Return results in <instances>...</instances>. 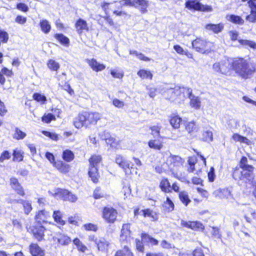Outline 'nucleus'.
Segmentation results:
<instances>
[{
	"label": "nucleus",
	"mask_w": 256,
	"mask_h": 256,
	"mask_svg": "<svg viewBox=\"0 0 256 256\" xmlns=\"http://www.w3.org/2000/svg\"><path fill=\"white\" fill-rule=\"evenodd\" d=\"M231 66L238 76L244 79L252 78L256 72L255 64L244 58H236L232 62Z\"/></svg>",
	"instance_id": "f257e3e1"
},
{
	"label": "nucleus",
	"mask_w": 256,
	"mask_h": 256,
	"mask_svg": "<svg viewBox=\"0 0 256 256\" xmlns=\"http://www.w3.org/2000/svg\"><path fill=\"white\" fill-rule=\"evenodd\" d=\"M248 159L246 156H242L240 162V166L242 170H235L232 174L233 178L236 180H240L246 184L254 185L256 183L254 180V167L252 165L248 164Z\"/></svg>",
	"instance_id": "f03ea898"
},
{
	"label": "nucleus",
	"mask_w": 256,
	"mask_h": 256,
	"mask_svg": "<svg viewBox=\"0 0 256 256\" xmlns=\"http://www.w3.org/2000/svg\"><path fill=\"white\" fill-rule=\"evenodd\" d=\"M192 48L198 52L202 54L209 53L213 48L214 45L212 42L205 40L196 38L192 42Z\"/></svg>",
	"instance_id": "7ed1b4c3"
},
{
	"label": "nucleus",
	"mask_w": 256,
	"mask_h": 256,
	"mask_svg": "<svg viewBox=\"0 0 256 256\" xmlns=\"http://www.w3.org/2000/svg\"><path fill=\"white\" fill-rule=\"evenodd\" d=\"M184 160L178 156L170 154L166 160V164L172 171L177 170L182 166Z\"/></svg>",
	"instance_id": "20e7f679"
},
{
	"label": "nucleus",
	"mask_w": 256,
	"mask_h": 256,
	"mask_svg": "<svg viewBox=\"0 0 256 256\" xmlns=\"http://www.w3.org/2000/svg\"><path fill=\"white\" fill-rule=\"evenodd\" d=\"M122 6H134L136 8L140 7V12H146L148 6V2L146 0H122L120 2Z\"/></svg>",
	"instance_id": "39448f33"
},
{
	"label": "nucleus",
	"mask_w": 256,
	"mask_h": 256,
	"mask_svg": "<svg viewBox=\"0 0 256 256\" xmlns=\"http://www.w3.org/2000/svg\"><path fill=\"white\" fill-rule=\"evenodd\" d=\"M118 215L116 210L112 208L105 207L104 208L103 218L108 223H113L116 220Z\"/></svg>",
	"instance_id": "423d86ee"
},
{
	"label": "nucleus",
	"mask_w": 256,
	"mask_h": 256,
	"mask_svg": "<svg viewBox=\"0 0 256 256\" xmlns=\"http://www.w3.org/2000/svg\"><path fill=\"white\" fill-rule=\"evenodd\" d=\"M84 116L86 119V124L88 126L90 124H96L100 118V115L98 112H84Z\"/></svg>",
	"instance_id": "0eeeda50"
},
{
	"label": "nucleus",
	"mask_w": 256,
	"mask_h": 256,
	"mask_svg": "<svg viewBox=\"0 0 256 256\" xmlns=\"http://www.w3.org/2000/svg\"><path fill=\"white\" fill-rule=\"evenodd\" d=\"M46 229L44 228L38 224L34 226L32 230L34 236L38 240L40 241L44 238V232Z\"/></svg>",
	"instance_id": "6e6552de"
},
{
	"label": "nucleus",
	"mask_w": 256,
	"mask_h": 256,
	"mask_svg": "<svg viewBox=\"0 0 256 256\" xmlns=\"http://www.w3.org/2000/svg\"><path fill=\"white\" fill-rule=\"evenodd\" d=\"M52 239L54 241H56L58 243L62 246L68 245L70 242V239L68 236L60 232L55 233Z\"/></svg>",
	"instance_id": "1a4fd4ad"
},
{
	"label": "nucleus",
	"mask_w": 256,
	"mask_h": 256,
	"mask_svg": "<svg viewBox=\"0 0 256 256\" xmlns=\"http://www.w3.org/2000/svg\"><path fill=\"white\" fill-rule=\"evenodd\" d=\"M96 244L99 250L105 252L108 250L110 243L104 238H94V237L91 238Z\"/></svg>",
	"instance_id": "9d476101"
},
{
	"label": "nucleus",
	"mask_w": 256,
	"mask_h": 256,
	"mask_svg": "<svg viewBox=\"0 0 256 256\" xmlns=\"http://www.w3.org/2000/svg\"><path fill=\"white\" fill-rule=\"evenodd\" d=\"M115 162L126 172V170L130 168V162L126 160L124 156L120 154H117L116 156Z\"/></svg>",
	"instance_id": "9b49d317"
},
{
	"label": "nucleus",
	"mask_w": 256,
	"mask_h": 256,
	"mask_svg": "<svg viewBox=\"0 0 256 256\" xmlns=\"http://www.w3.org/2000/svg\"><path fill=\"white\" fill-rule=\"evenodd\" d=\"M181 224L184 227L190 228L195 230L204 229L203 224L198 222H186L182 220L181 221Z\"/></svg>",
	"instance_id": "f8f14e48"
},
{
	"label": "nucleus",
	"mask_w": 256,
	"mask_h": 256,
	"mask_svg": "<svg viewBox=\"0 0 256 256\" xmlns=\"http://www.w3.org/2000/svg\"><path fill=\"white\" fill-rule=\"evenodd\" d=\"M10 185L12 188L18 194L22 196L24 195V190L17 178H12L10 179Z\"/></svg>",
	"instance_id": "ddd939ff"
},
{
	"label": "nucleus",
	"mask_w": 256,
	"mask_h": 256,
	"mask_svg": "<svg viewBox=\"0 0 256 256\" xmlns=\"http://www.w3.org/2000/svg\"><path fill=\"white\" fill-rule=\"evenodd\" d=\"M60 196L64 200L74 202L76 201L77 196L66 190H62L60 192Z\"/></svg>",
	"instance_id": "4468645a"
},
{
	"label": "nucleus",
	"mask_w": 256,
	"mask_h": 256,
	"mask_svg": "<svg viewBox=\"0 0 256 256\" xmlns=\"http://www.w3.org/2000/svg\"><path fill=\"white\" fill-rule=\"evenodd\" d=\"M86 119L84 116V112L80 114L76 118L74 121V124L76 128H80L82 126L87 127L86 124Z\"/></svg>",
	"instance_id": "2eb2a0df"
},
{
	"label": "nucleus",
	"mask_w": 256,
	"mask_h": 256,
	"mask_svg": "<svg viewBox=\"0 0 256 256\" xmlns=\"http://www.w3.org/2000/svg\"><path fill=\"white\" fill-rule=\"evenodd\" d=\"M50 214L49 212L42 210L38 212L36 216V220L38 224H40L42 222H45L47 221V219L50 218Z\"/></svg>",
	"instance_id": "dca6fc26"
},
{
	"label": "nucleus",
	"mask_w": 256,
	"mask_h": 256,
	"mask_svg": "<svg viewBox=\"0 0 256 256\" xmlns=\"http://www.w3.org/2000/svg\"><path fill=\"white\" fill-rule=\"evenodd\" d=\"M30 252L32 256H44V251L36 244H32L30 246Z\"/></svg>",
	"instance_id": "f3484780"
},
{
	"label": "nucleus",
	"mask_w": 256,
	"mask_h": 256,
	"mask_svg": "<svg viewBox=\"0 0 256 256\" xmlns=\"http://www.w3.org/2000/svg\"><path fill=\"white\" fill-rule=\"evenodd\" d=\"M130 224H124L121 230V234L120 236V240L124 241L127 240L128 238L130 236Z\"/></svg>",
	"instance_id": "a211bd4d"
},
{
	"label": "nucleus",
	"mask_w": 256,
	"mask_h": 256,
	"mask_svg": "<svg viewBox=\"0 0 256 256\" xmlns=\"http://www.w3.org/2000/svg\"><path fill=\"white\" fill-rule=\"evenodd\" d=\"M185 5L186 8L189 10H202V6H203L198 2V0H188L186 2Z\"/></svg>",
	"instance_id": "6ab92c4d"
},
{
	"label": "nucleus",
	"mask_w": 256,
	"mask_h": 256,
	"mask_svg": "<svg viewBox=\"0 0 256 256\" xmlns=\"http://www.w3.org/2000/svg\"><path fill=\"white\" fill-rule=\"evenodd\" d=\"M205 28L209 30H211L214 33L218 34L222 31L224 28V24L222 23L218 24H207L205 26Z\"/></svg>",
	"instance_id": "aec40b11"
},
{
	"label": "nucleus",
	"mask_w": 256,
	"mask_h": 256,
	"mask_svg": "<svg viewBox=\"0 0 256 256\" xmlns=\"http://www.w3.org/2000/svg\"><path fill=\"white\" fill-rule=\"evenodd\" d=\"M226 20L234 24L242 25L244 24V20L238 16L234 14H229L226 16Z\"/></svg>",
	"instance_id": "412c9836"
},
{
	"label": "nucleus",
	"mask_w": 256,
	"mask_h": 256,
	"mask_svg": "<svg viewBox=\"0 0 256 256\" xmlns=\"http://www.w3.org/2000/svg\"><path fill=\"white\" fill-rule=\"evenodd\" d=\"M76 30L78 34H81L83 30H88L86 21L80 18L75 24Z\"/></svg>",
	"instance_id": "4be33fe9"
},
{
	"label": "nucleus",
	"mask_w": 256,
	"mask_h": 256,
	"mask_svg": "<svg viewBox=\"0 0 256 256\" xmlns=\"http://www.w3.org/2000/svg\"><path fill=\"white\" fill-rule=\"evenodd\" d=\"M98 167L90 166L88 174L93 182L96 183L98 181Z\"/></svg>",
	"instance_id": "5701e85b"
},
{
	"label": "nucleus",
	"mask_w": 256,
	"mask_h": 256,
	"mask_svg": "<svg viewBox=\"0 0 256 256\" xmlns=\"http://www.w3.org/2000/svg\"><path fill=\"white\" fill-rule=\"evenodd\" d=\"M160 187L165 192H171V186L167 178H164L160 182Z\"/></svg>",
	"instance_id": "b1692460"
},
{
	"label": "nucleus",
	"mask_w": 256,
	"mask_h": 256,
	"mask_svg": "<svg viewBox=\"0 0 256 256\" xmlns=\"http://www.w3.org/2000/svg\"><path fill=\"white\" fill-rule=\"evenodd\" d=\"M89 64L91 68L96 72L102 71L106 68L104 64L98 63L94 59L90 61Z\"/></svg>",
	"instance_id": "393cba45"
},
{
	"label": "nucleus",
	"mask_w": 256,
	"mask_h": 256,
	"mask_svg": "<svg viewBox=\"0 0 256 256\" xmlns=\"http://www.w3.org/2000/svg\"><path fill=\"white\" fill-rule=\"evenodd\" d=\"M114 256H134V254L128 246H124L122 250H118Z\"/></svg>",
	"instance_id": "a878e982"
},
{
	"label": "nucleus",
	"mask_w": 256,
	"mask_h": 256,
	"mask_svg": "<svg viewBox=\"0 0 256 256\" xmlns=\"http://www.w3.org/2000/svg\"><path fill=\"white\" fill-rule=\"evenodd\" d=\"M54 38L63 45L68 46L70 43L69 39L62 34H56Z\"/></svg>",
	"instance_id": "bb28decb"
},
{
	"label": "nucleus",
	"mask_w": 256,
	"mask_h": 256,
	"mask_svg": "<svg viewBox=\"0 0 256 256\" xmlns=\"http://www.w3.org/2000/svg\"><path fill=\"white\" fill-rule=\"evenodd\" d=\"M144 217L148 216L152 218L153 220H156L158 218V215L150 209L143 210L140 211Z\"/></svg>",
	"instance_id": "cd10ccee"
},
{
	"label": "nucleus",
	"mask_w": 256,
	"mask_h": 256,
	"mask_svg": "<svg viewBox=\"0 0 256 256\" xmlns=\"http://www.w3.org/2000/svg\"><path fill=\"white\" fill-rule=\"evenodd\" d=\"M190 104L192 108L198 109L200 106V101L198 96H196L194 95L192 96L190 98Z\"/></svg>",
	"instance_id": "c85d7f7f"
},
{
	"label": "nucleus",
	"mask_w": 256,
	"mask_h": 256,
	"mask_svg": "<svg viewBox=\"0 0 256 256\" xmlns=\"http://www.w3.org/2000/svg\"><path fill=\"white\" fill-rule=\"evenodd\" d=\"M42 30L45 34H48L50 31L51 26L49 22L46 20H42L40 23Z\"/></svg>",
	"instance_id": "c756f323"
},
{
	"label": "nucleus",
	"mask_w": 256,
	"mask_h": 256,
	"mask_svg": "<svg viewBox=\"0 0 256 256\" xmlns=\"http://www.w3.org/2000/svg\"><path fill=\"white\" fill-rule=\"evenodd\" d=\"M179 198L181 202L186 206L191 202L186 192H180L179 194Z\"/></svg>",
	"instance_id": "7c9ffc66"
},
{
	"label": "nucleus",
	"mask_w": 256,
	"mask_h": 256,
	"mask_svg": "<svg viewBox=\"0 0 256 256\" xmlns=\"http://www.w3.org/2000/svg\"><path fill=\"white\" fill-rule=\"evenodd\" d=\"M62 158L66 162H71L74 158V154L70 150H66L63 152Z\"/></svg>",
	"instance_id": "2f4dec72"
},
{
	"label": "nucleus",
	"mask_w": 256,
	"mask_h": 256,
	"mask_svg": "<svg viewBox=\"0 0 256 256\" xmlns=\"http://www.w3.org/2000/svg\"><path fill=\"white\" fill-rule=\"evenodd\" d=\"M101 160L102 158L100 156H92L89 159L90 166L98 167V164H100Z\"/></svg>",
	"instance_id": "473e14b6"
},
{
	"label": "nucleus",
	"mask_w": 256,
	"mask_h": 256,
	"mask_svg": "<svg viewBox=\"0 0 256 256\" xmlns=\"http://www.w3.org/2000/svg\"><path fill=\"white\" fill-rule=\"evenodd\" d=\"M148 144L150 148L157 150H160L162 146V143L157 140H150Z\"/></svg>",
	"instance_id": "72a5a7b5"
},
{
	"label": "nucleus",
	"mask_w": 256,
	"mask_h": 256,
	"mask_svg": "<svg viewBox=\"0 0 256 256\" xmlns=\"http://www.w3.org/2000/svg\"><path fill=\"white\" fill-rule=\"evenodd\" d=\"M232 138L236 142H243L248 144L249 142H250V141L246 137L242 136L238 134H234L232 136Z\"/></svg>",
	"instance_id": "f704fd0d"
},
{
	"label": "nucleus",
	"mask_w": 256,
	"mask_h": 256,
	"mask_svg": "<svg viewBox=\"0 0 256 256\" xmlns=\"http://www.w3.org/2000/svg\"><path fill=\"white\" fill-rule=\"evenodd\" d=\"M238 42L242 45L248 46L253 49L256 50V43L254 41L246 40H238Z\"/></svg>",
	"instance_id": "c9c22d12"
},
{
	"label": "nucleus",
	"mask_w": 256,
	"mask_h": 256,
	"mask_svg": "<svg viewBox=\"0 0 256 256\" xmlns=\"http://www.w3.org/2000/svg\"><path fill=\"white\" fill-rule=\"evenodd\" d=\"M181 121V118L178 116H174L170 120V124L174 128H178Z\"/></svg>",
	"instance_id": "e433bc0d"
},
{
	"label": "nucleus",
	"mask_w": 256,
	"mask_h": 256,
	"mask_svg": "<svg viewBox=\"0 0 256 256\" xmlns=\"http://www.w3.org/2000/svg\"><path fill=\"white\" fill-rule=\"evenodd\" d=\"M138 75L142 78H150L152 79V74L151 72L146 70H141L138 72Z\"/></svg>",
	"instance_id": "4c0bfd02"
},
{
	"label": "nucleus",
	"mask_w": 256,
	"mask_h": 256,
	"mask_svg": "<svg viewBox=\"0 0 256 256\" xmlns=\"http://www.w3.org/2000/svg\"><path fill=\"white\" fill-rule=\"evenodd\" d=\"M162 206L168 212L172 210L174 208V204L168 197L166 198V200L164 202Z\"/></svg>",
	"instance_id": "58836bf2"
},
{
	"label": "nucleus",
	"mask_w": 256,
	"mask_h": 256,
	"mask_svg": "<svg viewBox=\"0 0 256 256\" xmlns=\"http://www.w3.org/2000/svg\"><path fill=\"white\" fill-rule=\"evenodd\" d=\"M203 140L206 142H210L213 140L212 132L210 130L204 131L202 133Z\"/></svg>",
	"instance_id": "ea45409f"
},
{
	"label": "nucleus",
	"mask_w": 256,
	"mask_h": 256,
	"mask_svg": "<svg viewBox=\"0 0 256 256\" xmlns=\"http://www.w3.org/2000/svg\"><path fill=\"white\" fill-rule=\"evenodd\" d=\"M229 64L226 62H220V73L228 74L230 73Z\"/></svg>",
	"instance_id": "a19ab883"
},
{
	"label": "nucleus",
	"mask_w": 256,
	"mask_h": 256,
	"mask_svg": "<svg viewBox=\"0 0 256 256\" xmlns=\"http://www.w3.org/2000/svg\"><path fill=\"white\" fill-rule=\"evenodd\" d=\"M47 64L48 68L52 70H57L60 68L59 64L53 60H50Z\"/></svg>",
	"instance_id": "79ce46f5"
},
{
	"label": "nucleus",
	"mask_w": 256,
	"mask_h": 256,
	"mask_svg": "<svg viewBox=\"0 0 256 256\" xmlns=\"http://www.w3.org/2000/svg\"><path fill=\"white\" fill-rule=\"evenodd\" d=\"M53 217L56 222L62 225L64 224V222L61 218V214L60 211H54L53 213Z\"/></svg>",
	"instance_id": "37998d69"
},
{
	"label": "nucleus",
	"mask_w": 256,
	"mask_h": 256,
	"mask_svg": "<svg viewBox=\"0 0 256 256\" xmlns=\"http://www.w3.org/2000/svg\"><path fill=\"white\" fill-rule=\"evenodd\" d=\"M59 85L64 90L67 91L70 95L74 94V90L71 88L70 85L66 82H60Z\"/></svg>",
	"instance_id": "c03bdc74"
},
{
	"label": "nucleus",
	"mask_w": 256,
	"mask_h": 256,
	"mask_svg": "<svg viewBox=\"0 0 256 256\" xmlns=\"http://www.w3.org/2000/svg\"><path fill=\"white\" fill-rule=\"evenodd\" d=\"M74 243L77 246L78 250H80L81 252H84L87 250V248L80 241V240L78 238H76L74 240Z\"/></svg>",
	"instance_id": "a18cd8bd"
},
{
	"label": "nucleus",
	"mask_w": 256,
	"mask_h": 256,
	"mask_svg": "<svg viewBox=\"0 0 256 256\" xmlns=\"http://www.w3.org/2000/svg\"><path fill=\"white\" fill-rule=\"evenodd\" d=\"M161 127L158 126H154L150 127V130L152 131V134L154 136V138H158L160 136V132Z\"/></svg>",
	"instance_id": "49530a36"
},
{
	"label": "nucleus",
	"mask_w": 256,
	"mask_h": 256,
	"mask_svg": "<svg viewBox=\"0 0 256 256\" xmlns=\"http://www.w3.org/2000/svg\"><path fill=\"white\" fill-rule=\"evenodd\" d=\"M26 136V134L18 128H16L14 138L17 140L23 139Z\"/></svg>",
	"instance_id": "de8ad7c7"
},
{
	"label": "nucleus",
	"mask_w": 256,
	"mask_h": 256,
	"mask_svg": "<svg viewBox=\"0 0 256 256\" xmlns=\"http://www.w3.org/2000/svg\"><path fill=\"white\" fill-rule=\"evenodd\" d=\"M33 98L37 102H42L43 103H44L46 100V97L39 93H34L33 94Z\"/></svg>",
	"instance_id": "09e8293b"
},
{
	"label": "nucleus",
	"mask_w": 256,
	"mask_h": 256,
	"mask_svg": "<svg viewBox=\"0 0 256 256\" xmlns=\"http://www.w3.org/2000/svg\"><path fill=\"white\" fill-rule=\"evenodd\" d=\"M246 20L250 22H256V11L250 10V14L246 16Z\"/></svg>",
	"instance_id": "8fccbe9b"
},
{
	"label": "nucleus",
	"mask_w": 256,
	"mask_h": 256,
	"mask_svg": "<svg viewBox=\"0 0 256 256\" xmlns=\"http://www.w3.org/2000/svg\"><path fill=\"white\" fill-rule=\"evenodd\" d=\"M22 206L24 207V213L26 214H28L32 210L31 204L28 201L26 200V202L22 204Z\"/></svg>",
	"instance_id": "3c124183"
},
{
	"label": "nucleus",
	"mask_w": 256,
	"mask_h": 256,
	"mask_svg": "<svg viewBox=\"0 0 256 256\" xmlns=\"http://www.w3.org/2000/svg\"><path fill=\"white\" fill-rule=\"evenodd\" d=\"M55 120V116L52 114L50 113L47 115H44L42 117V121L46 123L50 122L52 120Z\"/></svg>",
	"instance_id": "603ef678"
},
{
	"label": "nucleus",
	"mask_w": 256,
	"mask_h": 256,
	"mask_svg": "<svg viewBox=\"0 0 256 256\" xmlns=\"http://www.w3.org/2000/svg\"><path fill=\"white\" fill-rule=\"evenodd\" d=\"M220 196L222 198H228L230 195L231 193L228 188L221 189L220 190Z\"/></svg>",
	"instance_id": "864d4df0"
},
{
	"label": "nucleus",
	"mask_w": 256,
	"mask_h": 256,
	"mask_svg": "<svg viewBox=\"0 0 256 256\" xmlns=\"http://www.w3.org/2000/svg\"><path fill=\"white\" fill-rule=\"evenodd\" d=\"M14 161L20 162L22 160V156L20 151L14 150L13 152Z\"/></svg>",
	"instance_id": "5fc2aeb1"
},
{
	"label": "nucleus",
	"mask_w": 256,
	"mask_h": 256,
	"mask_svg": "<svg viewBox=\"0 0 256 256\" xmlns=\"http://www.w3.org/2000/svg\"><path fill=\"white\" fill-rule=\"evenodd\" d=\"M142 242V240L140 241L138 239L136 240V248L138 252H144V249Z\"/></svg>",
	"instance_id": "6e6d98bb"
},
{
	"label": "nucleus",
	"mask_w": 256,
	"mask_h": 256,
	"mask_svg": "<svg viewBox=\"0 0 256 256\" xmlns=\"http://www.w3.org/2000/svg\"><path fill=\"white\" fill-rule=\"evenodd\" d=\"M182 92L184 94V97H188L190 98L192 96V90L190 88L182 87Z\"/></svg>",
	"instance_id": "4d7b16f0"
},
{
	"label": "nucleus",
	"mask_w": 256,
	"mask_h": 256,
	"mask_svg": "<svg viewBox=\"0 0 256 256\" xmlns=\"http://www.w3.org/2000/svg\"><path fill=\"white\" fill-rule=\"evenodd\" d=\"M239 206V210H242L244 212H249L250 213L252 210L250 208L249 205L247 204H238Z\"/></svg>",
	"instance_id": "13d9d810"
},
{
	"label": "nucleus",
	"mask_w": 256,
	"mask_h": 256,
	"mask_svg": "<svg viewBox=\"0 0 256 256\" xmlns=\"http://www.w3.org/2000/svg\"><path fill=\"white\" fill-rule=\"evenodd\" d=\"M42 134L44 136L50 138L51 139L53 140H56L58 139V135L55 133L51 132L48 131H43Z\"/></svg>",
	"instance_id": "bf43d9fd"
},
{
	"label": "nucleus",
	"mask_w": 256,
	"mask_h": 256,
	"mask_svg": "<svg viewBox=\"0 0 256 256\" xmlns=\"http://www.w3.org/2000/svg\"><path fill=\"white\" fill-rule=\"evenodd\" d=\"M174 50L176 52L180 54H187V52L182 47H181L180 45H175L174 46Z\"/></svg>",
	"instance_id": "052dcab7"
},
{
	"label": "nucleus",
	"mask_w": 256,
	"mask_h": 256,
	"mask_svg": "<svg viewBox=\"0 0 256 256\" xmlns=\"http://www.w3.org/2000/svg\"><path fill=\"white\" fill-rule=\"evenodd\" d=\"M186 128L189 133L194 131L196 129L195 123L193 122H188L186 126Z\"/></svg>",
	"instance_id": "680f3d73"
},
{
	"label": "nucleus",
	"mask_w": 256,
	"mask_h": 256,
	"mask_svg": "<svg viewBox=\"0 0 256 256\" xmlns=\"http://www.w3.org/2000/svg\"><path fill=\"white\" fill-rule=\"evenodd\" d=\"M0 38L3 42L6 43L8 39V34L4 31L0 30Z\"/></svg>",
	"instance_id": "e2e57ef3"
},
{
	"label": "nucleus",
	"mask_w": 256,
	"mask_h": 256,
	"mask_svg": "<svg viewBox=\"0 0 256 256\" xmlns=\"http://www.w3.org/2000/svg\"><path fill=\"white\" fill-rule=\"evenodd\" d=\"M84 227L86 230H93L96 231L97 230V226L96 225L92 223L86 224L84 225Z\"/></svg>",
	"instance_id": "0e129e2a"
},
{
	"label": "nucleus",
	"mask_w": 256,
	"mask_h": 256,
	"mask_svg": "<svg viewBox=\"0 0 256 256\" xmlns=\"http://www.w3.org/2000/svg\"><path fill=\"white\" fill-rule=\"evenodd\" d=\"M10 158V152L5 150L2 152L0 157V162H3L5 160H8Z\"/></svg>",
	"instance_id": "69168bd1"
},
{
	"label": "nucleus",
	"mask_w": 256,
	"mask_h": 256,
	"mask_svg": "<svg viewBox=\"0 0 256 256\" xmlns=\"http://www.w3.org/2000/svg\"><path fill=\"white\" fill-rule=\"evenodd\" d=\"M142 240L144 243H150L151 236L146 233H142L141 234Z\"/></svg>",
	"instance_id": "338daca9"
},
{
	"label": "nucleus",
	"mask_w": 256,
	"mask_h": 256,
	"mask_svg": "<svg viewBox=\"0 0 256 256\" xmlns=\"http://www.w3.org/2000/svg\"><path fill=\"white\" fill-rule=\"evenodd\" d=\"M248 4L251 11H256V0H249Z\"/></svg>",
	"instance_id": "774afa93"
}]
</instances>
